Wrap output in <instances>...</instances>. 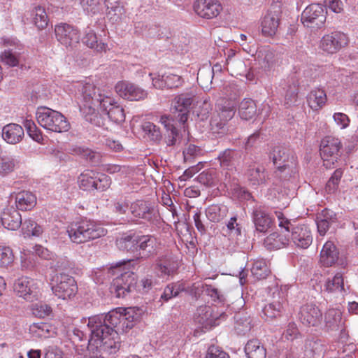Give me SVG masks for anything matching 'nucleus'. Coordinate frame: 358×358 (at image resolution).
<instances>
[{"label":"nucleus","instance_id":"obj_45","mask_svg":"<svg viewBox=\"0 0 358 358\" xmlns=\"http://www.w3.org/2000/svg\"><path fill=\"white\" fill-rule=\"evenodd\" d=\"M213 71L210 66H203L199 69L197 73V82L199 85L206 90L211 88L212 81L213 79Z\"/></svg>","mask_w":358,"mask_h":358},{"label":"nucleus","instance_id":"obj_51","mask_svg":"<svg viewBox=\"0 0 358 358\" xmlns=\"http://www.w3.org/2000/svg\"><path fill=\"white\" fill-rule=\"evenodd\" d=\"M143 131L148 136L150 140L159 142L162 138V134L159 127L152 122H146L142 125Z\"/></svg>","mask_w":358,"mask_h":358},{"label":"nucleus","instance_id":"obj_32","mask_svg":"<svg viewBox=\"0 0 358 358\" xmlns=\"http://www.w3.org/2000/svg\"><path fill=\"white\" fill-rule=\"evenodd\" d=\"M252 221L256 230L263 233L266 232L273 224L272 218L262 209H256L252 213Z\"/></svg>","mask_w":358,"mask_h":358},{"label":"nucleus","instance_id":"obj_56","mask_svg":"<svg viewBox=\"0 0 358 358\" xmlns=\"http://www.w3.org/2000/svg\"><path fill=\"white\" fill-rule=\"evenodd\" d=\"M31 310L36 317L44 318L50 315L52 308L45 303L39 302L32 305Z\"/></svg>","mask_w":358,"mask_h":358},{"label":"nucleus","instance_id":"obj_15","mask_svg":"<svg viewBox=\"0 0 358 358\" xmlns=\"http://www.w3.org/2000/svg\"><path fill=\"white\" fill-rule=\"evenodd\" d=\"M270 158L278 171L280 173L292 172L295 165V157L291 154L289 150L281 146H276L273 149L270 154Z\"/></svg>","mask_w":358,"mask_h":358},{"label":"nucleus","instance_id":"obj_19","mask_svg":"<svg viewBox=\"0 0 358 358\" xmlns=\"http://www.w3.org/2000/svg\"><path fill=\"white\" fill-rule=\"evenodd\" d=\"M13 289L20 297L27 301L36 299L39 290L37 282L28 277H21L16 280Z\"/></svg>","mask_w":358,"mask_h":358},{"label":"nucleus","instance_id":"obj_60","mask_svg":"<svg viewBox=\"0 0 358 358\" xmlns=\"http://www.w3.org/2000/svg\"><path fill=\"white\" fill-rule=\"evenodd\" d=\"M227 123V121H224V120L215 113L213 114L210 122L211 129L216 133L222 132V131L224 130Z\"/></svg>","mask_w":358,"mask_h":358},{"label":"nucleus","instance_id":"obj_33","mask_svg":"<svg viewBox=\"0 0 358 358\" xmlns=\"http://www.w3.org/2000/svg\"><path fill=\"white\" fill-rule=\"evenodd\" d=\"M289 238L287 233H282L280 229V234L274 232L268 236L264 241V246L268 250H278L288 245Z\"/></svg>","mask_w":358,"mask_h":358},{"label":"nucleus","instance_id":"obj_16","mask_svg":"<svg viewBox=\"0 0 358 358\" xmlns=\"http://www.w3.org/2000/svg\"><path fill=\"white\" fill-rule=\"evenodd\" d=\"M282 13L280 5L278 3L271 4L261 22L262 34L266 36L275 34Z\"/></svg>","mask_w":358,"mask_h":358},{"label":"nucleus","instance_id":"obj_22","mask_svg":"<svg viewBox=\"0 0 358 358\" xmlns=\"http://www.w3.org/2000/svg\"><path fill=\"white\" fill-rule=\"evenodd\" d=\"M222 9L218 0H196L194 3V10L201 17L212 19L216 17Z\"/></svg>","mask_w":358,"mask_h":358},{"label":"nucleus","instance_id":"obj_38","mask_svg":"<svg viewBox=\"0 0 358 358\" xmlns=\"http://www.w3.org/2000/svg\"><path fill=\"white\" fill-rule=\"evenodd\" d=\"M239 81L234 80L230 83L229 85L226 87V94L229 97L227 100H229L232 103H235L236 105L238 103L239 99L244 94L243 89L245 88V83L243 82L242 78H238Z\"/></svg>","mask_w":358,"mask_h":358},{"label":"nucleus","instance_id":"obj_26","mask_svg":"<svg viewBox=\"0 0 358 358\" xmlns=\"http://www.w3.org/2000/svg\"><path fill=\"white\" fill-rule=\"evenodd\" d=\"M15 199V208L18 210L27 211L31 210L36 204V196L28 191H22L11 194L10 200Z\"/></svg>","mask_w":358,"mask_h":358},{"label":"nucleus","instance_id":"obj_44","mask_svg":"<svg viewBox=\"0 0 358 358\" xmlns=\"http://www.w3.org/2000/svg\"><path fill=\"white\" fill-rule=\"evenodd\" d=\"M266 349L257 339L248 341V358H265Z\"/></svg>","mask_w":358,"mask_h":358},{"label":"nucleus","instance_id":"obj_59","mask_svg":"<svg viewBox=\"0 0 358 358\" xmlns=\"http://www.w3.org/2000/svg\"><path fill=\"white\" fill-rule=\"evenodd\" d=\"M81 5L88 14L94 15L101 10L99 0H81Z\"/></svg>","mask_w":358,"mask_h":358},{"label":"nucleus","instance_id":"obj_10","mask_svg":"<svg viewBox=\"0 0 358 358\" xmlns=\"http://www.w3.org/2000/svg\"><path fill=\"white\" fill-rule=\"evenodd\" d=\"M341 143L338 138L328 136L320 143V152L324 161V166L330 168L341 156Z\"/></svg>","mask_w":358,"mask_h":358},{"label":"nucleus","instance_id":"obj_47","mask_svg":"<svg viewBox=\"0 0 358 358\" xmlns=\"http://www.w3.org/2000/svg\"><path fill=\"white\" fill-rule=\"evenodd\" d=\"M30 333L36 338H45L50 336V326L48 323H34L30 326Z\"/></svg>","mask_w":358,"mask_h":358},{"label":"nucleus","instance_id":"obj_5","mask_svg":"<svg viewBox=\"0 0 358 358\" xmlns=\"http://www.w3.org/2000/svg\"><path fill=\"white\" fill-rule=\"evenodd\" d=\"M99 94H101V89L90 83L84 85L82 89L83 103L80 106L85 120L97 127L103 124L101 115L95 109L96 106L99 107V101L96 100V95Z\"/></svg>","mask_w":358,"mask_h":358},{"label":"nucleus","instance_id":"obj_30","mask_svg":"<svg viewBox=\"0 0 358 358\" xmlns=\"http://www.w3.org/2000/svg\"><path fill=\"white\" fill-rule=\"evenodd\" d=\"M130 212L136 218L150 221L152 219L154 209L144 201L138 200L130 205Z\"/></svg>","mask_w":358,"mask_h":358},{"label":"nucleus","instance_id":"obj_28","mask_svg":"<svg viewBox=\"0 0 358 358\" xmlns=\"http://www.w3.org/2000/svg\"><path fill=\"white\" fill-rule=\"evenodd\" d=\"M23 136L24 129L17 124H8L2 129V138L9 144L20 143L22 140Z\"/></svg>","mask_w":358,"mask_h":358},{"label":"nucleus","instance_id":"obj_12","mask_svg":"<svg viewBox=\"0 0 358 358\" xmlns=\"http://www.w3.org/2000/svg\"><path fill=\"white\" fill-rule=\"evenodd\" d=\"M137 275L133 271H125L116 277L110 286V292L116 297H125L129 293L136 289Z\"/></svg>","mask_w":358,"mask_h":358},{"label":"nucleus","instance_id":"obj_6","mask_svg":"<svg viewBox=\"0 0 358 358\" xmlns=\"http://www.w3.org/2000/svg\"><path fill=\"white\" fill-rule=\"evenodd\" d=\"M36 118L42 127L53 132H66L70 129V124L64 115L48 107H38Z\"/></svg>","mask_w":358,"mask_h":358},{"label":"nucleus","instance_id":"obj_37","mask_svg":"<svg viewBox=\"0 0 358 358\" xmlns=\"http://www.w3.org/2000/svg\"><path fill=\"white\" fill-rule=\"evenodd\" d=\"M236 105L227 99H220L215 105V113L219 115L224 121H229L235 114Z\"/></svg>","mask_w":358,"mask_h":358},{"label":"nucleus","instance_id":"obj_31","mask_svg":"<svg viewBox=\"0 0 358 358\" xmlns=\"http://www.w3.org/2000/svg\"><path fill=\"white\" fill-rule=\"evenodd\" d=\"M325 351L323 342L317 338L306 340L304 355L307 358H322Z\"/></svg>","mask_w":358,"mask_h":358},{"label":"nucleus","instance_id":"obj_14","mask_svg":"<svg viewBox=\"0 0 358 358\" xmlns=\"http://www.w3.org/2000/svg\"><path fill=\"white\" fill-rule=\"evenodd\" d=\"M57 40L66 48L73 49L80 42V31L69 24L61 23L55 28Z\"/></svg>","mask_w":358,"mask_h":358},{"label":"nucleus","instance_id":"obj_24","mask_svg":"<svg viewBox=\"0 0 358 358\" xmlns=\"http://www.w3.org/2000/svg\"><path fill=\"white\" fill-rule=\"evenodd\" d=\"M193 101V96L189 94H182L176 97L174 100V108L178 112V121L185 124L188 119V113L190 106Z\"/></svg>","mask_w":358,"mask_h":358},{"label":"nucleus","instance_id":"obj_50","mask_svg":"<svg viewBox=\"0 0 358 358\" xmlns=\"http://www.w3.org/2000/svg\"><path fill=\"white\" fill-rule=\"evenodd\" d=\"M78 182L80 187L85 191L94 190V185H97L95 182V173L93 172L82 173L78 178Z\"/></svg>","mask_w":358,"mask_h":358},{"label":"nucleus","instance_id":"obj_27","mask_svg":"<svg viewBox=\"0 0 358 358\" xmlns=\"http://www.w3.org/2000/svg\"><path fill=\"white\" fill-rule=\"evenodd\" d=\"M337 220L336 215L332 210L324 208L317 215V231L321 236L325 235L330 226Z\"/></svg>","mask_w":358,"mask_h":358},{"label":"nucleus","instance_id":"obj_13","mask_svg":"<svg viewBox=\"0 0 358 358\" xmlns=\"http://www.w3.org/2000/svg\"><path fill=\"white\" fill-rule=\"evenodd\" d=\"M227 315L223 312H218L217 308L210 306H201L196 309L194 315L195 322L201 324L206 329L219 324L220 319H225Z\"/></svg>","mask_w":358,"mask_h":358},{"label":"nucleus","instance_id":"obj_25","mask_svg":"<svg viewBox=\"0 0 358 358\" xmlns=\"http://www.w3.org/2000/svg\"><path fill=\"white\" fill-rule=\"evenodd\" d=\"M2 225L9 230H16L22 225V216L13 206L4 208L1 215Z\"/></svg>","mask_w":358,"mask_h":358},{"label":"nucleus","instance_id":"obj_2","mask_svg":"<svg viewBox=\"0 0 358 358\" xmlns=\"http://www.w3.org/2000/svg\"><path fill=\"white\" fill-rule=\"evenodd\" d=\"M116 246L135 259H148L157 254V241L151 235L123 234L117 238Z\"/></svg>","mask_w":358,"mask_h":358},{"label":"nucleus","instance_id":"obj_3","mask_svg":"<svg viewBox=\"0 0 358 358\" xmlns=\"http://www.w3.org/2000/svg\"><path fill=\"white\" fill-rule=\"evenodd\" d=\"M66 232L73 243L80 244L105 236L106 230L94 220L82 219L69 224Z\"/></svg>","mask_w":358,"mask_h":358},{"label":"nucleus","instance_id":"obj_58","mask_svg":"<svg viewBox=\"0 0 358 358\" xmlns=\"http://www.w3.org/2000/svg\"><path fill=\"white\" fill-rule=\"evenodd\" d=\"M1 57L2 62L10 66H17L20 64V55L13 50H5Z\"/></svg>","mask_w":358,"mask_h":358},{"label":"nucleus","instance_id":"obj_46","mask_svg":"<svg viewBox=\"0 0 358 358\" xmlns=\"http://www.w3.org/2000/svg\"><path fill=\"white\" fill-rule=\"evenodd\" d=\"M252 275L257 280L266 278L270 273V270L264 260L255 261L250 268Z\"/></svg>","mask_w":358,"mask_h":358},{"label":"nucleus","instance_id":"obj_39","mask_svg":"<svg viewBox=\"0 0 358 358\" xmlns=\"http://www.w3.org/2000/svg\"><path fill=\"white\" fill-rule=\"evenodd\" d=\"M82 41L87 47L94 49L96 52H106L108 48V45L103 42L101 38H98L92 30L86 31Z\"/></svg>","mask_w":358,"mask_h":358},{"label":"nucleus","instance_id":"obj_41","mask_svg":"<svg viewBox=\"0 0 358 358\" xmlns=\"http://www.w3.org/2000/svg\"><path fill=\"white\" fill-rule=\"evenodd\" d=\"M266 174L264 173V168L260 165L250 166L248 169V181L250 185H258L265 182Z\"/></svg>","mask_w":358,"mask_h":358},{"label":"nucleus","instance_id":"obj_57","mask_svg":"<svg viewBox=\"0 0 358 358\" xmlns=\"http://www.w3.org/2000/svg\"><path fill=\"white\" fill-rule=\"evenodd\" d=\"M14 255L10 248L0 246V266L6 267L13 262Z\"/></svg>","mask_w":358,"mask_h":358},{"label":"nucleus","instance_id":"obj_7","mask_svg":"<svg viewBox=\"0 0 358 358\" xmlns=\"http://www.w3.org/2000/svg\"><path fill=\"white\" fill-rule=\"evenodd\" d=\"M268 296L271 298L270 302L266 305L262 311L268 318L273 319L280 316L283 309L284 304L286 302L287 287H278V285L274 282L272 285L266 288Z\"/></svg>","mask_w":358,"mask_h":358},{"label":"nucleus","instance_id":"obj_40","mask_svg":"<svg viewBox=\"0 0 358 358\" xmlns=\"http://www.w3.org/2000/svg\"><path fill=\"white\" fill-rule=\"evenodd\" d=\"M308 106L314 110L322 108L327 101L325 92L321 89L312 90L307 98Z\"/></svg>","mask_w":358,"mask_h":358},{"label":"nucleus","instance_id":"obj_61","mask_svg":"<svg viewBox=\"0 0 358 358\" xmlns=\"http://www.w3.org/2000/svg\"><path fill=\"white\" fill-rule=\"evenodd\" d=\"M76 152L92 163L98 162L99 159V155L89 148L78 147L76 149Z\"/></svg>","mask_w":358,"mask_h":358},{"label":"nucleus","instance_id":"obj_52","mask_svg":"<svg viewBox=\"0 0 358 358\" xmlns=\"http://www.w3.org/2000/svg\"><path fill=\"white\" fill-rule=\"evenodd\" d=\"M34 23L40 29H43L48 25V16L45 9L41 6L35 7L33 13Z\"/></svg>","mask_w":358,"mask_h":358},{"label":"nucleus","instance_id":"obj_43","mask_svg":"<svg viewBox=\"0 0 358 358\" xmlns=\"http://www.w3.org/2000/svg\"><path fill=\"white\" fill-rule=\"evenodd\" d=\"M157 268L161 275H170L177 269V264L170 257L165 256L157 259Z\"/></svg>","mask_w":358,"mask_h":358},{"label":"nucleus","instance_id":"obj_55","mask_svg":"<svg viewBox=\"0 0 358 358\" xmlns=\"http://www.w3.org/2000/svg\"><path fill=\"white\" fill-rule=\"evenodd\" d=\"M182 289L180 285L169 284L164 288L160 299L164 301H168L169 299L177 296Z\"/></svg>","mask_w":358,"mask_h":358},{"label":"nucleus","instance_id":"obj_1","mask_svg":"<svg viewBox=\"0 0 358 358\" xmlns=\"http://www.w3.org/2000/svg\"><path fill=\"white\" fill-rule=\"evenodd\" d=\"M134 319L131 308H118L106 315L90 317L87 324L90 331V346L108 355L115 354L121 345L119 334L131 329Z\"/></svg>","mask_w":358,"mask_h":358},{"label":"nucleus","instance_id":"obj_29","mask_svg":"<svg viewBox=\"0 0 358 358\" xmlns=\"http://www.w3.org/2000/svg\"><path fill=\"white\" fill-rule=\"evenodd\" d=\"M241 158L238 151L231 149H226L222 151L215 159L218 161L220 166L227 170H232L236 168Z\"/></svg>","mask_w":358,"mask_h":358},{"label":"nucleus","instance_id":"obj_64","mask_svg":"<svg viewBox=\"0 0 358 358\" xmlns=\"http://www.w3.org/2000/svg\"><path fill=\"white\" fill-rule=\"evenodd\" d=\"M205 292L215 302L223 303L225 301L224 296L217 288L212 285H206Z\"/></svg>","mask_w":358,"mask_h":358},{"label":"nucleus","instance_id":"obj_23","mask_svg":"<svg viewBox=\"0 0 358 358\" xmlns=\"http://www.w3.org/2000/svg\"><path fill=\"white\" fill-rule=\"evenodd\" d=\"M225 65L231 76L234 77L240 76V78L246 77L245 62L231 49L228 51Z\"/></svg>","mask_w":358,"mask_h":358},{"label":"nucleus","instance_id":"obj_42","mask_svg":"<svg viewBox=\"0 0 358 358\" xmlns=\"http://www.w3.org/2000/svg\"><path fill=\"white\" fill-rule=\"evenodd\" d=\"M227 211L224 205L213 204L206 208V215L210 222H218L227 215Z\"/></svg>","mask_w":358,"mask_h":358},{"label":"nucleus","instance_id":"obj_8","mask_svg":"<svg viewBox=\"0 0 358 358\" xmlns=\"http://www.w3.org/2000/svg\"><path fill=\"white\" fill-rule=\"evenodd\" d=\"M51 289L59 299H71L78 292V285L73 277L64 273H59L51 279Z\"/></svg>","mask_w":358,"mask_h":358},{"label":"nucleus","instance_id":"obj_63","mask_svg":"<svg viewBox=\"0 0 358 358\" xmlns=\"http://www.w3.org/2000/svg\"><path fill=\"white\" fill-rule=\"evenodd\" d=\"M51 268L57 271H69L74 268V264L66 258H60L52 262Z\"/></svg>","mask_w":358,"mask_h":358},{"label":"nucleus","instance_id":"obj_34","mask_svg":"<svg viewBox=\"0 0 358 358\" xmlns=\"http://www.w3.org/2000/svg\"><path fill=\"white\" fill-rule=\"evenodd\" d=\"M324 290L329 293H336L343 295L347 290L345 287L343 274L336 273L332 278H329L324 284Z\"/></svg>","mask_w":358,"mask_h":358},{"label":"nucleus","instance_id":"obj_20","mask_svg":"<svg viewBox=\"0 0 358 358\" xmlns=\"http://www.w3.org/2000/svg\"><path fill=\"white\" fill-rule=\"evenodd\" d=\"M299 318L306 327H317L322 322V313L315 304L306 303L300 308Z\"/></svg>","mask_w":358,"mask_h":358},{"label":"nucleus","instance_id":"obj_21","mask_svg":"<svg viewBox=\"0 0 358 358\" xmlns=\"http://www.w3.org/2000/svg\"><path fill=\"white\" fill-rule=\"evenodd\" d=\"M120 96L129 101H140L147 97L148 93L138 86L126 81L118 82L115 87Z\"/></svg>","mask_w":358,"mask_h":358},{"label":"nucleus","instance_id":"obj_53","mask_svg":"<svg viewBox=\"0 0 358 358\" xmlns=\"http://www.w3.org/2000/svg\"><path fill=\"white\" fill-rule=\"evenodd\" d=\"M342 176L343 171L341 169H337L334 171L325 186V191L328 194L334 193L338 189Z\"/></svg>","mask_w":358,"mask_h":358},{"label":"nucleus","instance_id":"obj_48","mask_svg":"<svg viewBox=\"0 0 358 358\" xmlns=\"http://www.w3.org/2000/svg\"><path fill=\"white\" fill-rule=\"evenodd\" d=\"M16 164V159L13 156L1 155L0 157V176H6L13 172Z\"/></svg>","mask_w":358,"mask_h":358},{"label":"nucleus","instance_id":"obj_35","mask_svg":"<svg viewBox=\"0 0 358 358\" xmlns=\"http://www.w3.org/2000/svg\"><path fill=\"white\" fill-rule=\"evenodd\" d=\"M338 258V252L334 243L327 241L320 252V262L325 266H331Z\"/></svg>","mask_w":358,"mask_h":358},{"label":"nucleus","instance_id":"obj_18","mask_svg":"<svg viewBox=\"0 0 358 358\" xmlns=\"http://www.w3.org/2000/svg\"><path fill=\"white\" fill-rule=\"evenodd\" d=\"M348 43V36L340 31H334L324 35L320 43V48L324 52L334 54L340 50Z\"/></svg>","mask_w":358,"mask_h":358},{"label":"nucleus","instance_id":"obj_9","mask_svg":"<svg viewBox=\"0 0 358 358\" xmlns=\"http://www.w3.org/2000/svg\"><path fill=\"white\" fill-rule=\"evenodd\" d=\"M327 11L320 3L308 6L301 13V21L304 27L316 31L325 26Z\"/></svg>","mask_w":358,"mask_h":358},{"label":"nucleus","instance_id":"obj_11","mask_svg":"<svg viewBox=\"0 0 358 358\" xmlns=\"http://www.w3.org/2000/svg\"><path fill=\"white\" fill-rule=\"evenodd\" d=\"M96 99L99 101V110L101 113L108 115L112 122L120 124L125 120V113L123 108L115 101L114 99L101 92L96 95Z\"/></svg>","mask_w":358,"mask_h":358},{"label":"nucleus","instance_id":"obj_49","mask_svg":"<svg viewBox=\"0 0 358 358\" xmlns=\"http://www.w3.org/2000/svg\"><path fill=\"white\" fill-rule=\"evenodd\" d=\"M202 149L194 144L188 145L183 150V159L185 162L193 163L195 159L202 155Z\"/></svg>","mask_w":358,"mask_h":358},{"label":"nucleus","instance_id":"obj_4","mask_svg":"<svg viewBox=\"0 0 358 358\" xmlns=\"http://www.w3.org/2000/svg\"><path fill=\"white\" fill-rule=\"evenodd\" d=\"M279 220V227L282 233H287L294 245L301 248H308L312 243L313 236L309 227L297 220H288L284 217L282 213L277 214Z\"/></svg>","mask_w":358,"mask_h":358},{"label":"nucleus","instance_id":"obj_17","mask_svg":"<svg viewBox=\"0 0 358 358\" xmlns=\"http://www.w3.org/2000/svg\"><path fill=\"white\" fill-rule=\"evenodd\" d=\"M248 53L251 54V57L254 58L255 62L251 69H261L264 71H268L275 64L277 61L275 52L266 47L256 50H252L250 47Z\"/></svg>","mask_w":358,"mask_h":358},{"label":"nucleus","instance_id":"obj_62","mask_svg":"<svg viewBox=\"0 0 358 358\" xmlns=\"http://www.w3.org/2000/svg\"><path fill=\"white\" fill-rule=\"evenodd\" d=\"M95 182L97 183V185H94V189L101 192L109 188L111 183L108 176L99 173H95Z\"/></svg>","mask_w":358,"mask_h":358},{"label":"nucleus","instance_id":"obj_36","mask_svg":"<svg viewBox=\"0 0 358 358\" xmlns=\"http://www.w3.org/2000/svg\"><path fill=\"white\" fill-rule=\"evenodd\" d=\"M326 327L331 331L339 330L342 328L345 322L342 319V313L338 309L331 308L328 310L324 315Z\"/></svg>","mask_w":358,"mask_h":358},{"label":"nucleus","instance_id":"obj_54","mask_svg":"<svg viewBox=\"0 0 358 358\" xmlns=\"http://www.w3.org/2000/svg\"><path fill=\"white\" fill-rule=\"evenodd\" d=\"M197 180L203 185L214 186L216 180V171L214 170L204 171L198 176Z\"/></svg>","mask_w":358,"mask_h":358}]
</instances>
